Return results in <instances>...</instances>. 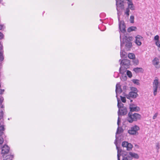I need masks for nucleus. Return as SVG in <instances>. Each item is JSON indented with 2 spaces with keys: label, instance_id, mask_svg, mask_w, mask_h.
Wrapping results in <instances>:
<instances>
[{
  "label": "nucleus",
  "instance_id": "obj_47",
  "mask_svg": "<svg viewBox=\"0 0 160 160\" xmlns=\"http://www.w3.org/2000/svg\"><path fill=\"white\" fill-rule=\"evenodd\" d=\"M4 107V106L3 105H2L1 106V108H3Z\"/></svg>",
  "mask_w": 160,
  "mask_h": 160
},
{
  "label": "nucleus",
  "instance_id": "obj_24",
  "mask_svg": "<svg viewBox=\"0 0 160 160\" xmlns=\"http://www.w3.org/2000/svg\"><path fill=\"white\" fill-rule=\"evenodd\" d=\"M119 125H118V126H119ZM123 131V130L122 129V128H120L119 127V126H118V128H117V132H116V135H117V134H119V133H120L122 132Z\"/></svg>",
  "mask_w": 160,
  "mask_h": 160
},
{
  "label": "nucleus",
  "instance_id": "obj_19",
  "mask_svg": "<svg viewBox=\"0 0 160 160\" xmlns=\"http://www.w3.org/2000/svg\"><path fill=\"white\" fill-rule=\"evenodd\" d=\"M3 46L2 45L0 46V61H3L4 59V56L3 55Z\"/></svg>",
  "mask_w": 160,
  "mask_h": 160
},
{
  "label": "nucleus",
  "instance_id": "obj_25",
  "mask_svg": "<svg viewBox=\"0 0 160 160\" xmlns=\"http://www.w3.org/2000/svg\"><path fill=\"white\" fill-rule=\"evenodd\" d=\"M128 8H129L132 10H134V9L132 2L128 3Z\"/></svg>",
  "mask_w": 160,
  "mask_h": 160
},
{
  "label": "nucleus",
  "instance_id": "obj_29",
  "mask_svg": "<svg viewBox=\"0 0 160 160\" xmlns=\"http://www.w3.org/2000/svg\"><path fill=\"white\" fill-rule=\"evenodd\" d=\"M155 44L158 48V51H160V41H156Z\"/></svg>",
  "mask_w": 160,
  "mask_h": 160
},
{
  "label": "nucleus",
  "instance_id": "obj_50",
  "mask_svg": "<svg viewBox=\"0 0 160 160\" xmlns=\"http://www.w3.org/2000/svg\"><path fill=\"white\" fill-rule=\"evenodd\" d=\"M2 1V0H0V2Z\"/></svg>",
  "mask_w": 160,
  "mask_h": 160
},
{
  "label": "nucleus",
  "instance_id": "obj_20",
  "mask_svg": "<svg viewBox=\"0 0 160 160\" xmlns=\"http://www.w3.org/2000/svg\"><path fill=\"white\" fill-rule=\"evenodd\" d=\"M133 71L136 73H138L139 72H143V69L141 68H136L133 69Z\"/></svg>",
  "mask_w": 160,
  "mask_h": 160
},
{
  "label": "nucleus",
  "instance_id": "obj_41",
  "mask_svg": "<svg viewBox=\"0 0 160 160\" xmlns=\"http://www.w3.org/2000/svg\"><path fill=\"white\" fill-rule=\"evenodd\" d=\"M3 115V112L2 111L0 112V120L2 118Z\"/></svg>",
  "mask_w": 160,
  "mask_h": 160
},
{
  "label": "nucleus",
  "instance_id": "obj_36",
  "mask_svg": "<svg viewBox=\"0 0 160 160\" xmlns=\"http://www.w3.org/2000/svg\"><path fill=\"white\" fill-rule=\"evenodd\" d=\"M154 40L155 41H160L159 40V36L158 35H157L155 36L154 37Z\"/></svg>",
  "mask_w": 160,
  "mask_h": 160
},
{
  "label": "nucleus",
  "instance_id": "obj_30",
  "mask_svg": "<svg viewBox=\"0 0 160 160\" xmlns=\"http://www.w3.org/2000/svg\"><path fill=\"white\" fill-rule=\"evenodd\" d=\"M130 89L131 91V92H136L137 93L138 90L136 88L132 87Z\"/></svg>",
  "mask_w": 160,
  "mask_h": 160
},
{
  "label": "nucleus",
  "instance_id": "obj_52",
  "mask_svg": "<svg viewBox=\"0 0 160 160\" xmlns=\"http://www.w3.org/2000/svg\"><path fill=\"white\" fill-rule=\"evenodd\" d=\"M0 84H1L0 83Z\"/></svg>",
  "mask_w": 160,
  "mask_h": 160
},
{
  "label": "nucleus",
  "instance_id": "obj_43",
  "mask_svg": "<svg viewBox=\"0 0 160 160\" xmlns=\"http://www.w3.org/2000/svg\"><path fill=\"white\" fill-rule=\"evenodd\" d=\"M4 35L2 33L0 32V39H1L3 38Z\"/></svg>",
  "mask_w": 160,
  "mask_h": 160
},
{
  "label": "nucleus",
  "instance_id": "obj_42",
  "mask_svg": "<svg viewBox=\"0 0 160 160\" xmlns=\"http://www.w3.org/2000/svg\"><path fill=\"white\" fill-rule=\"evenodd\" d=\"M3 100V98L2 97L1 98H0V106L2 104Z\"/></svg>",
  "mask_w": 160,
  "mask_h": 160
},
{
  "label": "nucleus",
  "instance_id": "obj_40",
  "mask_svg": "<svg viewBox=\"0 0 160 160\" xmlns=\"http://www.w3.org/2000/svg\"><path fill=\"white\" fill-rule=\"evenodd\" d=\"M158 112H156L154 114L152 118L153 119H155L156 118L158 115Z\"/></svg>",
  "mask_w": 160,
  "mask_h": 160
},
{
  "label": "nucleus",
  "instance_id": "obj_38",
  "mask_svg": "<svg viewBox=\"0 0 160 160\" xmlns=\"http://www.w3.org/2000/svg\"><path fill=\"white\" fill-rule=\"evenodd\" d=\"M156 146L157 149L158 150L160 148L159 143V142L157 143Z\"/></svg>",
  "mask_w": 160,
  "mask_h": 160
},
{
  "label": "nucleus",
  "instance_id": "obj_45",
  "mask_svg": "<svg viewBox=\"0 0 160 160\" xmlns=\"http://www.w3.org/2000/svg\"><path fill=\"white\" fill-rule=\"evenodd\" d=\"M127 1L129 2L128 3H130L131 2H132V0H127Z\"/></svg>",
  "mask_w": 160,
  "mask_h": 160
},
{
  "label": "nucleus",
  "instance_id": "obj_14",
  "mask_svg": "<svg viewBox=\"0 0 160 160\" xmlns=\"http://www.w3.org/2000/svg\"><path fill=\"white\" fill-rule=\"evenodd\" d=\"M116 93V97L117 98L118 97V94H120L122 92V90L121 88V85L120 84L118 83L117 84L116 86V90H115Z\"/></svg>",
  "mask_w": 160,
  "mask_h": 160
},
{
  "label": "nucleus",
  "instance_id": "obj_22",
  "mask_svg": "<svg viewBox=\"0 0 160 160\" xmlns=\"http://www.w3.org/2000/svg\"><path fill=\"white\" fill-rule=\"evenodd\" d=\"M126 53L122 48H121L120 55L122 58H125L126 57Z\"/></svg>",
  "mask_w": 160,
  "mask_h": 160
},
{
  "label": "nucleus",
  "instance_id": "obj_16",
  "mask_svg": "<svg viewBox=\"0 0 160 160\" xmlns=\"http://www.w3.org/2000/svg\"><path fill=\"white\" fill-rule=\"evenodd\" d=\"M130 112H138L140 111V108L138 107H134L133 105H130L129 106Z\"/></svg>",
  "mask_w": 160,
  "mask_h": 160
},
{
  "label": "nucleus",
  "instance_id": "obj_26",
  "mask_svg": "<svg viewBox=\"0 0 160 160\" xmlns=\"http://www.w3.org/2000/svg\"><path fill=\"white\" fill-rule=\"evenodd\" d=\"M128 57L130 59H133L135 58V55L132 53H130L128 54Z\"/></svg>",
  "mask_w": 160,
  "mask_h": 160
},
{
  "label": "nucleus",
  "instance_id": "obj_34",
  "mask_svg": "<svg viewBox=\"0 0 160 160\" xmlns=\"http://www.w3.org/2000/svg\"><path fill=\"white\" fill-rule=\"evenodd\" d=\"M121 99V101L125 103L126 102V98L125 97H123L122 96H120Z\"/></svg>",
  "mask_w": 160,
  "mask_h": 160
},
{
  "label": "nucleus",
  "instance_id": "obj_27",
  "mask_svg": "<svg viewBox=\"0 0 160 160\" xmlns=\"http://www.w3.org/2000/svg\"><path fill=\"white\" fill-rule=\"evenodd\" d=\"M126 69L125 68L124 69H122V68L121 67L119 69V72L120 73L123 74L126 71Z\"/></svg>",
  "mask_w": 160,
  "mask_h": 160
},
{
  "label": "nucleus",
  "instance_id": "obj_3",
  "mask_svg": "<svg viewBox=\"0 0 160 160\" xmlns=\"http://www.w3.org/2000/svg\"><path fill=\"white\" fill-rule=\"evenodd\" d=\"M128 116L127 121L130 123L140 120L142 118L140 114L137 113H132V112H129Z\"/></svg>",
  "mask_w": 160,
  "mask_h": 160
},
{
  "label": "nucleus",
  "instance_id": "obj_48",
  "mask_svg": "<svg viewBox=\"0 0 160 160\" xmlns=\"http://www.w3.org/2000/svg\"><path fill=\"white\" fill-rule=\"evenodd\" d=\"M126 78H127V77H126V76H125L124 79V80L126 79Z\"/></svg>",
  "mask_w": 160,
  "mask_h": 160
},
{
  "label": "nucleus",
  "instance_id": "obj_8",
  "mask_svg": "<svg viewBox=\"0 0 160 160\" xmlns=\"http://www.w3.org/2000/svg\"><path fill=\"white\" fill-rule=\"evenodd\" d=\"M117 136H116V139L114 142V144L116 146V149L117 150V158L118 160H119L120 157L121 156L122 154H121V152H122V149L120 148L119 147H118L117 145Z\"/></svg>",
  "mask_w": 160,
  "mask_h": 160
},
{
  "label": "nucleus",
  "instance_id": "obj_37",
  "mask_svg": "<svg viewBox=\"0 0 160 160\" xmlns=\"http://www.w3.org/2000/svg\"><path fill=\"white\" fill-rule=\"evenodd\" d=\"M1 84H0V88L1 87ZM4 91V90L3 89H0V95H2L3 94V92Z\"/></svg>",
  "mask_w": 160,
  "mask_h": 160
},
{
  "label": "nucleus",
  "instance_id": "obj_21",
  "mask_svg": "<svg viewBox=\"0 0 160 160\" xmlns=\"http://www.w3.org/2000/svg\"><path fill=\"white\" fill-rule=\"evenodd\" d=\"M118 100V107L119 109H121L123 107V104L121 102L120 100L118 99V98H117Z\"/></svg>",
  "mask_w": 160,
  "mask_h": 160
},
{
  "label": "nucleus",
  "instance_id": "obj_32",
  "mask_svg": "<svg viewBox=\"0 0 160 160\" xmlns=\"http://www.w3.org/2000/svg\"><path fill=\"white\" fill-rule=\"evenodd\" d=\"M133 64L135 65H137L139 63V61L138 59H134L133 60Z\"/></svg>",
  "mask_w": 160,
  "mask_h": 160
},
{
  "label": "nucleus",
  "instance_id": "obj_39",
  "mask_svg": "<svg viewBox=\"0 0 160 160\" xmlns=\"http://www.w3.org/2000/svg\"><path fill=\"white\" fill-rule=\"evenodd\" d=\"M133 82L134 83L136 84L137 85H139V84L138 80H133Z\"/></svg>",
  "mask_w": 160,
  "mask_h": 160
},
{
  "label": "nucleus",
  "instance_id": "obj_18",
  "mask_svg": "<svg viewBox=\"0 0 160 160\" xmlns=\"http://www.w3.org/2000/svg\"><path fill=\"white\" fill-rule=\"evenodd\" d=\"M128 155H129V154L127 152L123 151L121 155L122 157V160H128L130 159V158H129L128 157Z\"/></svg>",
  "mask_w": 160,
  "mask_h": 160
},
{
  "label": "nucleus",
  "instance_id": "obj_44",
  "mask_svg": "<svg viewBox=\"0 0 160 160\" xmlns=\"http://www.w3.org/2000/svg\"><path fill=\"white\" fill-rule=\"evenodd\" d=\"M3 26L2 25H0V30H1Z\"/></svg>",
  "mask_w": 160,
  "mask_h": 160
},
{
  "label": "nucleus",
  "instance_id": "obj_6",
  "mask_svg": "<svg viewBox=\"0 0 160 160\" xmlns=\"http://www.w3.org/2000/svg\"><path fill=\"white\" fill-rule=\"evenodd\" d=\"M127 112V110L126 107H122L121 109H119L118 112V118L117 124L119 125V122H120V119L119 117L120 115H126Z\"/></svg>",
  "mask_w": 160,
  "mask_h": 160
},
{
  "label": "nucleus",
  "instance_id": "obj_12",
  "mask_svg": "<svg viewBox=\"0 0 160 160\" xmlns=\"http://www.w3.org/2000/svg\"><path fill=\"white\" fill-rule=\"evenodd\" d=\"M129 155H128V157L130 158V160H132V158L138 159L139 156L137 153L132 152H129L128 153Z\"/></svg>",
  "mask_w": 160,
  "mask_h": 160
},
{
  "label": "nucleus",
  "instance_id": "obj_31",
  "mask_svg": "<svg viewBox=\"0 0 160 160\" xmlns=\"http://www.w3.org/2000/svg\"><path fill=\"white\" fill-rule=\"evenodd\" d=\"M127 74L129 78H131L132 76V72L129 71H127Z\"/></svg>",
  "mask_w": 160,
  "mask_h": 160
},
{
  "label": "nucleus",
  "instance_id": "obj_5",
  "mask_svg": "<svg viewBox=\"0 0 160 160\" xmlns=\"http://www.w3.org/2000/svg\"><path fill=\"white\" fill-rule=\"evenodd\" d=\"M140 129L139 126L135 125L132 127L130 129L128 130V132L130 134L133 135H137L138 134V131Z\"/></svg>",
  "mask_w": 160,
  "mask_h": 160
},
{
  "label": "nucleus",
  "instance_id": "obj_17",
  "mask_svg": "<svg viewBox=\"0 0 160 160\" xmlns=\"http://www.w3.org/2000/svg\"><path fill=\"white\" fill-rule=\"evenodd\" d=\"M152 64L155 67L158 68H159V67L158 66V65L159 63V60L157 58H155L152 60Z\"/></svg>",
  "mask_w": 160,
  "mask_h": 160
},
{
  "label": "nucleus",
  "instance_id": "obj_35",
  "mask_svg": "<svg viewBox=\"0 0 160 160\" xmlns=\"http://www.w3.org/2000/svg\"><path fill=\"white\" fill-rule=\"evenodd\" d=\"M129 11H130L128 8H127L126 9L125 13L128 16L129 15Z\"/></svg>",
  "mask_w": 160,
  "mask_h": 160
},
{
  "label": "nucleus",
  "instance_id": "obj_2",
  "mask_svg": "<svg viewBox=\"0 0 160 160\" xmlns=\"http://www.w3.org/2000/svg\"><path fill=\"white\" fill-rule=\"evenodd\" d=\"M121 34L120 35V38L121 42V48H122L125 43V49L127 50H129L130 48L132 47V43L130 42V38H128L127 36L123 35L122 36L123 38L121 37Z\"/></svg>",
  "mask_w": 160,
  "mask_h": 160
},
{
  "label": "nucleus",
  "instance_id": "obj_49",
  "mask_svg": "<svg viewBox=\"0 0 160 160\" xmlns=\"http://www.w3.org/2000/svg\"><path fill=\"white\" fill-rule=\"evenodd\" d=\"M130 102H132V100H130Z\"/></svg>",
  "mask_w": 160,
  "mask_h": 160
},
{
  "label": "nucleus",
  "instance_id": "obj_23",
  "mask_svg": "<svg viewBox=\"0 0 160 160\" xmlns=\"http://www.w3.org/2000/svg\"><path fill=\"white\" fill-rule=\"evenodd\" d=\"M137 29V28L135 26H132L129 28L128 29V32H130L131 31H136Z\"/></svg>",
  "mask_w": 160,
  "mask_h": 160
},
{
  "label": "nucleus",
  "instance_id": "obj_4",
  "mask_svg": "<svg viewBox=\"0 0 160 160\" xmlns=\"http://www.w3.org/2000/svg\"><path fill=\"white\" fill-rule=\"evenodd\" d=\"M152 88L153 91V95L156 96L157 94V90L160 88V82L158 79L156 77L152 82Z\"/></svg>",
  "mask_w": 160,
  "mask_h": 160
},
{
  "label": "nucleus",
  "instance_id": "obj_9",
  "mask_svg": "<svg viewBox=\"0 0 160 160\" xmlns=\"http://www.w3.org/2000/svg\"><path fill=\"white\" fill-rule=\"evenodd\" d=\"M121 66H124V68H128L130 65V61L128 59H123L121 60L120 62Z\"/></svg>",
  "mask_w": 160,
  "mask_h": 160
},
{
  "label": "nucleus",
  "instance_id": "obj_51",
  "mask_svg": "<svg viewBox=\"0 0 160 160\" xmlns=\"http://www.w3.org/2000/svg\"><path fill=\"white\" fill-rule=\"evenodd\" d=\"M121 61V59H120V60H119V62H120V61Z\"/></svg>",
  "mask_w": 160,
  "mask_h": 160
},
{
  "label": "nucleus",
  "instance_id": "obj_7",
  "mask_svg": "<svg viewBox=\"0 0 160 160\" xmlns=\"http://www.w3.org/2000/svg\"><path fill=\"white\" fill-rule=\"evenodd\" d=\"M122 146L123 147L127 148V150L128 151H130L132 150L133 146L130 143H128L127 142L124 141L122 142Z\"/></svg>",
  "mask_w": 160,
  "mask_h": 160
},
{
  "label": "nucleus",
  "instance_id": "obj_33",
  "mask_svg": "<svg viewBox=\"0 0 160 160\" xmlns=\"http://www.w3.org/2000/svg\"><path fill=\"white\" fill-rule=\"evenodd\" d=\"M134 16H131L130 17V21L131 23H134Z\"/></svg>",
  "mask_w": 160,
  "mask_h": 160
},
{
  "label": "nucleus",
  "instance_id": "obj_1",
  "mask_svg": "<svg viewBox=\"0 0 160 160\" xmlns=\"http://www.w3.org/2000/svg\"><path fill=\"white\" fill-rule=\"evenodd\" d=\"M116 5L117 6V10L118 11V20L119 21V27L120 31L122 33H124L126 31L125 25L124 22L120 21V18L119 15V11L120 9H122L124 8V5L123 0H116Z\"/></svg>",
  "mask_w": 160,
  "mask_h": 160
},
{
  "label": "nucleus",
  "instance_id": "obj_10",
  "mask_svg": "<svg viewBox=\"0 0 160 160\" xmlns=\"http://www.w3.org/2000/svg\"><path fill=\"white\" fill-rule=\"evenodd\" d=\"M9 149V148L7 145H5L2 148L1 154L2 155L3 157L8 152Z\"/></svg>",
  "mask_w": 160,
  "mask_h": 160
},
{
  "label": "nucleus",
  "instance_id": "obj_11",
  "mask_svg": "<svg viewBox=\"0 0 160 160\" xmlns=\"http://www.w3.org/2000/svg\"><path fill=\"white\" fill-rule=\"evenodd\" d=\"M138 96L136 92H130L128 94L126 95L125 96L128 99H130L131 98H135Z\"/></svg>",
  "mask_w": 160,
  "mask_h": 160
},
{
  "label": "nucleus",
  "instance_id": "obj_28",
  "mask_svg": "<svg viewBox=\"0 0 160 160\" xmlns=\"http://www.w3.org/2000/svg\"><path fill=\"white\" fill-rule=\"evenodd\" d=\"M13 158V155H8L6 157V159L3 160H12Z\"/></svg>",
  "mask_w": 160,
  "mask_h": 160
},
{
  "label": "nucleus",
  "instance_id": "obj_13",
  "mask_svg": "<svg viewBox=\"0 0 160 160\" xmlns=\"http://www.w3.org/2000/svg\"><path fill=\"white\" fill-rule=\"evenodd\" d=\"M135 43L138 46H140L142 43L141 41L143 39V37L139 35H138L136 37Z\"/></svg>",
  "mask_w": 160,
  "mask_h": 160
},
{
  "label": "nucleus",
  "instance_id": "obj_46",
  "mask_svg": "<svg viewBox=\"0 0 160 160\" xmlns=\"http://www.w3.org/2000/svg\"><path fill=\"white\" fill-rule=\"evenodd\" d=\"M117 76L115 77L116 78H117L119 76V75H118V73H117Z\"/></svg>",
  "mask_w": 160,
  "mask_h": 160
},
{
  "label": "nucleus",
  "instance_id": "obj_15",
  "mask_svg": "<svg viewBox=\"0 0 160 160\" xmlns=\"http://www.w3.org/2000/svg\"><path fill=\"white\" fill-rule=\"evenodd\" d=\"M4 126L2 125L0 123V145H1L2 144L4 140L3 138H2L1 136L2 135L3 133L2 131L4 130Z\"/></svg>",
  "mask_w": 160,
  "mask_h": 160
}]
</instances>
